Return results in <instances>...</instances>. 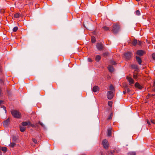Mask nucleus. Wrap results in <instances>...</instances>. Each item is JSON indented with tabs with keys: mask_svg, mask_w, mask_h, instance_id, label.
<instances>
[{
	"mask_svg": "<svg viewBox=\"0 0 155 155\" xmlns=\"http://www.w3.org/2000/svg\"><path fill=\"white\" fill-rule=\"evenodd\" d=\"M96 47L99 51H101L103 50L104 45L101 42L98 43L97 44Z\"/></svg>",
	"mask_w": 155,
	"mask_h": 155,
	"instance_id": "4",
	"label": "nucleus"
},
{
	"mask_svg": "<svg viewBox=\"0 0 155 155\" xmlns=\"http://www.w3.org/2000/svg\"><path fill=\"white\" fill-rule=\"evenodd\" d=\"M11 114L12 116L15 118H19L21 117V114L16 110H12L11 111Z\"/></svg>",
	"mask_w": 155,
	"mask_h": 155,
	"instance_id": "2",
	"label": "nucleus"
},
{
	"mask_svg": "<svg viewBox=\"0 0 155 155\" xmlns=\"http://www.w3.org/2000/svg\"><path fill=\"white\" fill-rule=\"evenodd\" d=\"M112 29V31L114 34H117L120 30V27L119 24L113 25Z\"/></svg>",
	"mask_w": 155,
	"mask_h": 155,
	"instance_id": "1",
	"label": "nucleus"
},
{
	"mask_svg": "<svg viewBox=\"0 0 155 155\" xmlns=\"http://www.w3.org/2000/svg\"><path fill=\"white\" fill-rule=\"evenodd\" d=\"M20 130L21 132H23L25 130V127L22 126H20Z\"/></svg>",
	"mask_w": 155,
	"mask_h": 155,
	"instance_id": "19",
	"label": "nucleus"
},
{
	"mask_svg": "<svg viewBox=\"0 0 155 155\" xmlns=\"http://www.w3.org/2000/svg\"><path fill=\"white\" fill-rule=\"evenodd\" d=\"M125 88L127 89V93H129L130 91V89L129 88H128L127 86H126L125 87Z\"/></svg>",
	"mask_w": 155,
	"mask_h": 155,
	"instance_id": "32",
	"label": "nucleus"
},
{
	"mask_svg": "<svg viewBox=\"0 0 155 155\" xmlns=\"http://www.w3.org/2000/svg\"><path fill=\"white\" fill-rule=\"evenodd\" d=\"M101 57L100 55H97L95 58V60L97 62H99L100 60L101 59Z\"/></svg>",
	"mask_w": 155,
	"mask_h": 155,
	"instance_id": "16",
	"label": "nucleus"
},
{
	"mask_svg": "<svg viewBox=\"0 0 155 155\" xmlns=\"http://www.w3.org/2000/svg\"><path fill=\"white\" fill-rule=\"evenodd\" d=\"M112 130V128H110L107 130V135L108 137H111L112 136L111 132Z\"/></svg>",
	"mask_w": 155,
	"mask_h": 155,
	"instance_id": "10",
	"label": "nucleus"
},
{
	"mask_svg": "<svg viewBox=\"0 0 155 155\" xmlns=\"http://www.w3.org/2000/svg\"><path fill=\"white\" fill-rule=\"evenodd\" d=\"M5 12V10L4 9H2L0 10V12L1 13L3 14Z\"/></svg>",
	"mask_w": 155,
	"mask_h": 155,
	"instance_id": "34",
	"label": "nucleus"
},
{
	"mask_svg": "<svg viewBox=\"0 0 155 155\" xmlns=\"http://www.w3.org/2000/svg\"><path fill=\"white\" fill-rule=\"evenodd\" d=\"M38 123H37L36 124H35V127H36V126H38Z\"/></svg>",
	"mask_w": 155,
	"mask_h": 155,
	"instance_id": "49",
	"label": "nucleus"
},
{
	"mask_svg": "<svg viewBox=\"0 0 155 155\" xmlns=\"http://www.w3.org/2000/svg\"><path fill=\"white\" fill-rule=\"evenodd\" d=\"M99 90V87L97 86H94L92 89V91L94 92H95Z\"/></svg>",
	"mask_w": 155,
	"mask_h": 155,
	"instance_id": "14",
	"label": "nucleus"
},
{
	"mask_svg": "<svg viewBox=\"0 0 155 155\" xmlns=\"http://www.w3.org/2000/svg\"><path fill=\"white\" fill-rule=\"evenodd\" d=\"M113 93L111 91H108L107 94V97L108 99L111 100L113 97Z\"/></svg>",
	"mask_w": 155,
	"mask_h": 155,
	"instance_id": "6",
	"label": "nucleus"
},
{
	"mask_svg": "<svg viewBox=\"0 0 155 155\" xmlns=\"http://www.w3.org/2000/svg\"><path fill=\"white\" fill-rule=\"evenodd\" d=\"M0 155H2V152L1 151V148L0 147Z\"/></svg>",
	"mask_w": 155,
	"mask_h": 155,
	"instance_id": "47",
	"label": "nucleus"
},
{
	"mask_svg": "<svg viewBox=\"0 0 155 155\" xmlns=\"http://www.w3.org/2000/svg\"><path fill=\"white\" fill-rule=\"evenodd\" d=\"M139 2L140 1V0H135Z\"/></svg>",
	"mask_w": 155,
	"mask_h": 155,
	"instance_id": "51",
	"label": "nucleus"
},
{
	"mask_svg": "<svg viewBox=\"0 0 155 155\" xmlns=\"http://www.w3.org/2000/svg\"><path fill=\"white\" fill-rule=\"evenodd\" d=\"M19 14L18 13H16L14 15V17L16 18H19Z\"/></svg>",
	"mask_w": 155,
	"mask_h": 155,
	"instance_id": "26",
	"label": "nucleus"
},
{
	"mask_svg": "<svg viewBox=\"0 0 155 155\" xmlns=\"http://www.w3.org/2000/svg\"><path fill=\"white\" fill-rule=\"evenodd\" d=\"M152 57L153 59L155 60V53H153L152 54Z\"/></svg>",
	"mask_w": 155,
	"mask_h": 155,
	"instance_id": "37",
	"label": "nucleus"
},
{
	"mask_svg": "<svg viewBox=\"0 0 155 155\" xmlns=\"http://www.w3.org/2000/svg\"><path fill=\"white\" fill-rule=\"evenodd\" d=\"M104 148L105 149H108L109 146V143L108 141L106 139H104L102 142Z\"/></svg>",
	"mask_w": 155,
	"mask_h": 155,
	"instance_id": "3",
	"label": "nucleus"
},
{
	"mask_svg": "<svg viewBox=\"0 0 155 155\" xmlns=\"http://www.w3.org/2000/svg\"><path fill=\"white\" fill-rule=\"evenodd\" d=\"M30 124V121H28V122H23L21 123V125L22 126H26L27 125L29 126Z\"/></svg>",
	"mask_w": 155,
	"mask_h": 155,
	"instance_id": "15",
	"label": "nucleus"
},
{
	"mask_svg": "<svg viewBox=\"0 0 155 155\" xmlns=\"http://www.w3.org/2000/svg\"><path fill=\"white\" fill-rule=\"evenodd\" d=\"M138 76H139V74L138 73H135V72L133 74V77L134 79H137L138 78Z\"/></svg>",
	"mask_w": 155,
	"mask_h": 155,
	"instance_id": "17",
	"label": "nucleus"
},
{
	"mask_svg": "<svg viewBox=\"0 0 155 155\" xmlns=\"http://www.w3.org/2000/svg\"><path fill=\"white\" fill-rule=\"evenodd\" d=\"M132 53L130 52H127L124 54V55L125 58L127 60L130 59L132 57Z\"/></svg>",
	"mask_w": 155,
	"mask_h": 155,
	"instance_id": "5",
	"label": "nucleus"
},
{
	"mask_svg": "<svg viewBox=\"0 0 155 155\" xmlns=\"http://www.w3.org/2000/svg\"><path fill=\"white\" fill-rule=\"evenodd\" d=\"M1 90L0 88V96H1Z\"/></svg>",
	"mask_w": 155,
	"mask_h": 155,
	"instance_id": "50",
	"label": "nucleus"
},
{
	"mask_svg": "<svg viewBox=\"0 0 155 155\" xmlns=\"http://www.w3.org/2000/svg\"><path fill=\"white\" fill-rule=\"evenodd\" d=\"M114 89V87L112 85H111L109 87V89L110 90L113 91Z\"/></svg>",
	"mask_w": 155,
	"mask_h": 155,
	"instance_id": "30",
	"label": "nucleus"
},
{
	"mask_svg": "<svg viewBox=\"0 0 155 155\" xmlns=\"http://www.w3.org/2000/svg\"><path fill=\"white\" fill-rule=\"evenodd\" d=\"M132 67L135 69L138 70V66L135 64H133L131 66Z\"/></svg>",
	"mask_w": 155,
	"mask_h": 155,
	"instance_id": "22",
	"label": "nucleus"
},
{
	"mask_svg": "<svg viewBox=\"0 0 155 155\" xmlns=\"http://www.w3.org/2000/svg\"><path fill=\"white\" fill-rule=\"evenodd\" d=\"M127 155H136V153L135 152H130L127 153Z\"/></svg>",
	"mask_w": 155,
	"mask_h": 155,
	"instance_id": "23",
	"label": "nucleus"
},
{
	"mask_svg": "<svg viewBox=\"0 0 155 155\" xmlns=\"http://www.w3.org/2000/svg\"><path fill=\"white\" fill-rule=\"evenodd\" d=\"M29 125L31 127H33V128L35 127V125L34 124H31V122H30V124Z\"/></svg>",
	"mask_w": 155,
	"mask_h": 155,
	"instance_id": "39",
	"label": "nucleus"
},
{
	"mask_svg": "<svg viewBox=\"0 0 155 155\" xmlns=\"http://www.w3.org/2000/svg\"><path fill=\"white\" fill-rule=\"evenodd\" d=\"M147 123L149 125H150V122L148 120L147 121Z\"/></svg>",
	"mask_w": 155,
	"mask_h": 155,
	"instance_id": "43",
	"label": "nucleus"
},
{
	"mask_svg": "<svg viewBox=\"0 0 155 155\" xmlns=\"http://www.w3.org/2000/svg\"><path fill=\"white\" fill-rule=\"evenodd\" d=\"M0 82L2 83H3V81L2 80L0 79Z\"/></svg>",
	"mask_w": 155,
	"mask_h": 155,
	"instance_id": "48",
	"label": "nucleus"
},
{
	"mask_svg": "<svg viewBox=\"0 0 155 155\" xmlns=\"http://www.w3.org/2000/svg\"><path fill=\"white\" fill-rule=\"evenodd\" d=\"M123 93L124 94H126V90L123 91Z\"/></svg>",
	"mask_w": 155,
	"mask_h": 155,
	"instance_id": "46",
	"label": "nucleus"
},
{
	"mask_svg": "<svg viewBox=\"0 0 155 155\" xmlns=\"http://www.w3.org/2000/svg\"><path fill=\"white\" fill-rule=\"evenodd\" d=\"M126 78V79L128 81L130 85L133 84L134 83V81L131 77H129L128 76H127Z\"/></svg>",
	"mask_w": 155,
	"mask_h": 155,
	"instance_id": "7",
	"label": "nucleus"
},
{
	"mask_svg": "<svg viewBox=\"0 0 155 155\" xmlns=\"http://www.w3.org/2000/svg\"><path fill=\"white\" fill-rule=\"evenodd\" d=\"M135 86L136 87L138 88L139 89H141L143 87L138 83L136 82L135 84Z\"/></svg>",
	"mask_w": 155,
	"mask_h": 155,
	"instance_id": "13",
	"label": "nucleus"
},
{
	"mask_svg": "<svg viewBox=\"0 0 155 155\" xmlns=\"http://www.w3.org/2000/svg\"><path fill=\"white\" fill-rule=\"evenodd\" d=\"M18 29V28L17 27H14L13 29V32H16Z\"/></svg>",
	"mask_w": 155,
	"mask_h": 155,
	"instance_id": "28",
	"label": "nucleus"
},
{
	"mask_svg": "<svg viewBox=\"0 0 155 155\" xmlns=\"http://www.w3.org/2000/svg\"><path fill=\"white\" fill-rule=\"evenodd\" d=\"M1 107H3V108L4 109H5L6 110H5L6 107L5 106H2Z\"/></svg>",
	"mask_w": 155,
	"mask_h": 155,
	"instance_id": "45",
	"label": "nucleus"
},
{
	"mask_svg": "<svg viewBox=\"0 0 155 155\" xmlns=\"http://www.w3.org/2000/svg\"><path fill=\"white\" fill-rule=\"evenodd\" d=\"M88 60L89 62H91L92 61L91 59L90 58H88Z\"/></svg>",
	"mask_w": 155,
	"mask_h": 155,
	"instance_id": "42",
	"label": "nucleus"
},
{
	"mask_svg": "<svg viewBox=\"0 0 155 155\" xmlns=\"http://www.w3.org/2000/svg\"><path fill=\"white\" fill-rule=\"evenodd\" d=\"M2 151L4 153L5 152L7 151V148L6 147H2L1 149Z\"/></svg>",
	"mask_w": 155,
	"mask_h": 155,
	"instance_id": "27",
	"label": "nucleus"
},
{
	"mask_svg": "<svg viewBox=\"0 0 155 155\" xmlns=\"http://www.w3.org/2000/svg\"><path fill=\"white\" fill-rule=\"evenodd\" d=\"M108 105L109 106L111 107L112 106V102L111 101H109L108 102Z\"/></svg>",
	"mask_w": 155,
	"mask_h": 155,
	"instance_id": "35",
	"label": "nucleus"
},
{
	"mask_svg": "<svg viewBox=\"0 0 155 155\" xmlns=\"http://www.w3.org/2000/svg\"><path fill=\"white\" fill-rule=\"evenodd\" d=\"M151 122L152 123L155 124V120H152L151 121Z\"/></svg>",
	"mask_w": 155,
	"mask_h": 155,
	"instance_id": "41",
	"label": "nucleus"
},
{
	"mask_svg": "<svg viewBox=\"0 0 155 155\" xmlns=\"http://www.w3.org/2000/svg\"><path fill=\"white\" fill-rule=\"evenodd\" d=\"M112 116H113V114L112 113H111L110 114V116H109V117H108L107 119V120H109L110 119L112 118Z\"/></svg>",
	"mask_w": 155,
	"mask_h": 155,
	"instance_id": "33",
	"label": "nucleus"
},
{
	"mask_svg": "<svg viewBox=\"0 0 155 155\" xmlns=\"http://www.w3.org/2000/svg\"><path fill=\"white\" fill-rule=\"evenodd\" d=\"M9 122V119H7L6 120L4 121L3 123V125L4 127H7L8 125Z\"/></svg>",
	"mask_w": 155,
	"mask_h": 155,
	"instance_id": "11",
	"label": "nucleus"
},
{
	"mask_svg": "<svg viewBox=\"0 0 155 155\" xmlns=\"http://www.w3.org/2000/svg\"><path fill=\"white\" fill-rule=\"evenodd\" d=\"M32 141H33L35 143H37V140L35 138H33L32 139Z\"/></svg>",
	"mask_w": 155,
	"mask_h": 155,
	"instance_id": "38",
	"label": "nucleus"
},
{
	"mask_svg": "<svg viewBox=\"0 0 155 155\" xmlns=\"http://www.w3.org/2000/svg\"><path fill=\"white\" fill-rule=\"evenodd\" d=\"M15 143H10L9 146L11 147H13L15 145Z\"/></svg>",
	"mask_w": 155,
	"mask_h": 155,
	"instance_id": "21",
	"label": "nucleus"
},
{
	"mask_svg": "<svg viewBox=\"0 0 155 155\" xmlns=\"http://www.w3.org/2000/svg\"><path fill=\"white\" fill-rule=\"evenodd\" d=\"M85 155V154H82V155Z\"/></svg>",
	"mask_w": 155,
	"mask_h": 155,
	"instance_id": "53",
	"label": "nucleus"
},
{
	"mask_svg": "<svg viewBox=\"0 0 155 155\" xmlns=\"http://www.w3.org/2000/svg\"><path fill=\"white\" fill-rule=\"evenodd\" d=\"M135 58L138 64L140 65H141L142 63V60L139 57L136 56Z\"/></svg>",
	"mask_w": 155,
	"mask_h": 155,
	"instance_id": "12",
	"label": "nucleus"
},
{
	"mask_svg": "<svg viewBox=\"0 0 155 155\" xmlns=\"http://www.w3.org/2000/svg\"><path fill=\"white\" fill-rule=\"evenodd\" d=\"M155 95V94H152V96H154V95Z\"/></svg>",
	"mask_w": 155,
	"mask_h": 155,
	"instance_id": "52",
	"label": "nucleus"
},
{
	"mask_svg": "<svg viewBox=\"0 0 155 155\" xmlns=\"http://www.w3.org/2000/svg\"><path fill=\"white\" fill-rule=\"evenodd\" d=\"M144 53V52L142 50H138L137 51V54L139 55L142 56Z\"/></svg>",
	"mask_w": 155,
	"mask_h": 155,
	"instance_id": "9",
	"label": "nucleus"
},
{
	"mask_svg": "<svg viewBox=\"0 0 155 155\" xmlns=\"http://www.w3.org/2000/svg\"><path fill=\"white\" fill-rule=\"evenodd\" d=\"M138 45L140 46H141L142 45V42L141 41H138V42H137V44Z\"/></svg>",
	"mask_w": 155,
	"mask_h": 155,
	"instance_id": "40",
	"label": "nucleus"
},
{
	"mask_svg": "<svg viewBox=\"0 0 155 155\" xmlns=\"http://www.w3.org/2000/svg\"><path fill=\"white\" fill-rule=\"evenodd\" d=\"M109 63L110 64L113 65H115L117 64V63L116 62V61L113 60H110V61Z\"/></svg>",
	"mask_w": 155,
	"mask_h": 155,
	"instance_id": "20",
	"label": "nucleus"
},
{
	"mask_svg": "<svg viewBox=\"0 0 155 155\" xmlns=\"http://www.w3.org/2000/svg\"><path fill=\"white\" fill-rule=\"evenodd\" d=\"M136 14L137 15L139 16L140 15V12L139 10H137L136 11Z\"/></svg>",
	"mask_w": 155,
	"mask_h": 155,
	"instance_id": "29",
	"label": "nucleus"
},
{
	"mask_svg": "<svg viewBox=\"0 0 155 155\" xmlns=\"http://www.w3.org/2000/svg\"><path fill=\"white\" fill-rule=\"evenodd\" d=\"M38 123L40 124L41 125V126L43 127H45V126L40 121H39L38 122Z\"/></svg>",
	"mask_w": 155,
	"mask_h": 155,
	"instance_id": "31",
	"label": "nucleus"
},
{
	"mask_svg": "<svg viewBox=\"0 0 155 155\" xmlns=\"http://www.w3.org/2000/svg\"><path fill=\"white\" fill-rule=\"evenodd\" d=\"M137 44V41L136 39L134 40L132 42V44L134 46H136Z\"/></svg>",
	"mask_w": 155,
	"mask_h": 155,
	"instance_id": "18",
	"label": "nucleus"
},
{
	"mask_svg": "<svg viewBox=\"0 0 155 155\" xmlns=\"http://www.w3.org/2000/svg\"><path fill=\"white\" fill-rule=\"evenodd\" d=\"M155 84V82L154 83V84Z\"/></svg>",
	"mask_w": 155,
	"mask_h": 155,
	"instance_id": "54",
	"label": "nucleus"
},
{
	"mask_svg": "<svg viewBox=\"0 0 155 155\" xmlns=\"http://www.w3.org/2000/svg\"><path fill=\"white\" fill-rule=\"evenodd\" d=\"M103 29L105 31H107L109 30L110 28L109 27L105 26L102 27Z\"/></svg>",
	"mask_w": 155,
	"mask_h": 155,
	"instance_id": "24",
	"label": "nucleus"
},
{
	"mask_svg": "<svg viewBox=\"0 0 155 155\" xmlns=\"http://www.w3.org/2000/svg\"><path fill=\"white\" fill-rule=\"evenodd\" d=\"M109 71L110 72H112L114 71V68L112 65H109L107 67Z\"/></svg>",
	"mask_w": 155,
	"mask_h": 155,
	"instance_id": "8",
	"label": "nucleus"
},
{
	"mask_svg": "<svg viewBox=\"0 0 155 155\" xmlns=\"http://www.w3.org/2000/svg\"><path fill=\"white\" fill-rule=\"evenodd\" d=\"M103 55L104 56L106 57L108 55V53L107 52H105L103 54Z\"/></svg>",
	"mask_w": 155,
	"mask_h": 155,
	"instance_id": "36",
	"label": "nucleus"
},
{
	"mask_svg": "<svg viewBox=\"0 0 155 155\" xmlns=\"http://www.w3.org/2000/svg\"><path fill=\"white\" fill-rule=\"evenodd\" d=\"M91 41L92 43H94L95 42V38L94 37L91 38Z\"/></svg>",
	"mask_w": 155,
	"mask_h": 155,
	"instance_id": "25",
	"label": "nucleus"
},
{
	"mask_svg": "<svg viewBox=\"0 0 155 155\" xmlns=\"http://www.w3.org/2000/svg\"><path fill=\"white\" fill-rule=\"evenodd\" d=\"M114 150H112L110 151V153H111L112 154H113L114 153Z\"/></svg>",
	"mask_w": 155,
	"mask_h": 155,
	"instance_id": "44",
	"label": "nucleus"
}]
</instances>
